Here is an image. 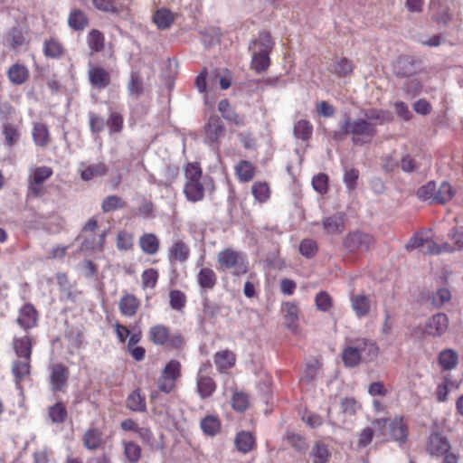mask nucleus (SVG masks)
Returning a JSON list of instances; mask_svg holds the SVG:
<instances>
[{
  "label": "nucleus",
  "instance_id": "obj_1",
  "mask_svg": "<svg viewBox=\"0 0 463 463\" xmlns=\"http://www.w3.org/2000/svg\"><path fill=\"white\" fill-rule=\"evenodd\" d=\"M375 124L364 118L351 120L348 115H345L341 130L334 134L335 140L341 139L344 136L351 134L353 142L355 145L369 143L376 135Z\"/></svg>",
  "mask_w": 463,
  "mask_h": 463
},
{
  "label": "nucleus",
  "instance_id": "obj_2",
  "mask_svg": "<svg viewBox=\"0 0 463 463\" xmlns=\"http://www.w3.org/2000/svg\"><path fill=\"white\" fill-rule=\"evenodd\" d=\"M204 141L213 148H218L220 140L225 136L226 128L217 115H211L204 125Z\"/></svg>",
  "mask_w": 463,
  "mask_h": 463
},
{
  "label": "nucleus",
  "instance_id": "obj_3",
  "mask_svg": "<svg viewBox=\"0 0 463 463\" xmlns=\"http://www.w3.org/2000/svg\"><path fill=\"white\" fill-rule=\"evenodd\" d=\"M343 244L349 252L368 251L374 245V240L368 233L355 231L345 237Z\"/></svg>",
  "mask_w": 463,
  "mask_h": 463
},
{
  "label": "nucleus",
  "instance_id": "obj_4",
  "mask_svg": "<svg viewBox=\"0 0 463 463\" xmlns=\"http://www.w3.org/2000/svg\"><path fill=\"white\" fill-rule=\"evenodd\" d=\"M181 376V364L176 360H171L164 368L158 380L160 391L168 393L175 385V381Z\"/></svg>",
  "mask_w": 463,
  "mask_h": 463
},
{
  "label": "nucleus",
  "instance_id": "obj_5",
  "mask_svg": "<svg viewBox=\"0 0 463 463\" xmlns=\"http://www.w3.org/2000/svg\"><path fill=\"white\" fill-rule=\"evenodd\" d=\"M149 338L156 345H162L166 344L174 348L179 347L183 343L180 335L170 336L168 328L163 325L152 326L149 330Z\"/></svg>",
  "mask_w": 463,
  "mask_h": 463
},
{
  "label": "nucleus",
  "instance_id": "obj_6",
  "mask_svg": "<svg viewBox=\"0 0 463 463\" xmlns=\"http://www.w3.org/2000/svg\"><path fill=\"white\" fill-rule=\"evenodd\" d=\"M52 175V170L49 166L36 167L29 179V194L33 197H41L44 194L43 183Z\"/></svg>",
  "mask_w": 463,
  "mask_h": 463
},
{
  "label": "nucleus",
  "instance_id": "obj_7",
  "mask_svg": "<svg viewBox=\"0 0 463 463\" xmlns=\"http://www.w3.org/2000/svg\"><path fill=\"white\" fill-rule=\"evenodd\" d=\"M212 365L205 363L201 365L197 374V392L201 398L210 397L216 389L214 381L210 377Z\"/></svg>",
  "mask_w": 463,
  "mask_h": 463
},
{
  "label": "nucleus",
  "instance_id": "obj_8",
  "mask_svg": "<svg viewBox=\"0 0 463 463\" xmlns=\"http://www.w3.org/2000/svg\"><path fill=\"white\" fill-rule=\"evenodd\" d=\"M217 260L219 264L223 269H235L237 272L242 273L247 271V266L244 262L242 255L232 250L227 249L221 251L218 254Z\"/></svg>",
  "mask_w": 463,
  "mask_h": 463
},
{
  "label": "nucleus",
  "instance_id": "obj_9",
  "mask_svg": "<svg viewBox=\"0 0 463 463\" xmlns=\"http://www.w3.org/2000/svg\"><path fill=\"white\" fill-rule=\"evenodd\" d=\"M392 71L398 78H410L420 71L417 61L408 55H402L393 62Z\"/></svg>",
  "mask_w": 463,
  "mask_h": 463
},
{
  "label": "nucleus",
  "instance_id": "obj_10",
  "mask_svg": "<svg viewBox=\"0 0 463 463\" xmlns=\"http://www.w3.org/2000/svg\"><path fill=\"white\" fill-rule=\"evenodd\" d=\"M346 343H349L352 346L357 350L358 354H361L364 362H371L374 360L378 355V347L376 344L367 338H349L346 339Z\"/></svg>",
  "mask_w": 463,
  "mask_h": 463
},
{
  "label": "nucleus",
  "instance_id": "obj_11",
  "mask_svg": "<svg viewBox=\"0 0 463 463\" xmlns=\"http://www.w3.org/2000/svg\"><path fill=\"white\" fill-rule=\"evenodd\" d=\"M449 328V318L444 313H438L429 318L425 325V331L429 335L439 337Z\"/></svg>",
  "mask_w": 463,
  "mask_h": 463
},
{
  "label": "nucleus",
  "instance_id": "obj_12",
  "mask_svg": "<svg viewBox=\"0 0 463 463\" xmlns=\"http://www.w3.org/2000/svg\"><path fill=\"white\" fill-rule=\"evenodd\" d=\"M450 2L448 0H431L430 8L434 20L442 24H448L452 18Z\"/></svg>",
  "mask_w": 463,
  "mask_h": 463
},
{
  "label": "nucleus",
  "instance_id": "obj_13",
  "mask_svg": "<svg viewBox=\"0 0 463 463\" xmlns=\"http://www.w3.org/2000/svg\"><path fill=\"white\" fill-rule=\"evenodd\" d=\"M69 377V369L61 364H57L52 367L51 384L53 392L61 391L66 385Z\"/></svg>",
  "mask_w": 463,
  "mask_h": 463
},
{
  "label": "nucleus",
  "instance_id": "obj_14",
  "mask_svg": "<svg viewBox=\"0 0 463 463\" xmlns=\"http://www.w3.org/2000/svg\"><path fill=\"white\" fill-rule=\"evenodd\" d=\"M88 75L90 84L97 89H104L110 83L109 73L102 67L90 65Z\"/></svg>",
  "mask_w": 463,
  "mask_h": 463
},
{
  "label": "nucleus",
  "instance_id": "obj_15",
  "mask_svg": "<svg viewBox=\"0 0 463 463\" xmlns=\"http://www.w3.org/2000/svg\"><path fill=\"white\" fill-rule=\"evenodd\" d=\"M16 321L21 327L30 329L36 326L37 311L33 305L26 304L20 308Z\"/></svg>",
  "mask_w": 463,
  "mask_h": 463
},
{
  "label": "nucleus",
  "instance_id": "obj_16",
  "mask_svg": "<svg viewBox=\"0 0 463 463\" xmlns=\"http://www.w3.org/2000/svg\"><path fill=\"white\" fill-rule=\"evenodd\" d=\"M345 217L343 213H337L324 219L322 225L325 232L331 235L342 233L345 230Z\"/></svg>",
  "mask_w": 463,
  "mask_h": 463
},
{
  "label": "nucleus",
  "instance_id": "obj_17",
  "mask_svg": "<svg viewBox=\"0 0 463 463\" xmlns=\"http://www.w3.org/2000/svg\"><path fill=\"white\" fill-rule=\"evenodd\" d=\"M139 306L140 301L136 298L135 295L129 293H126L118 303V308L121 314L126 317L135 316Z\"/></svg>",
  "mask_w": 463,
  "mask_h": 463
},
{
  "label": "nucleus",
  "instance_id": "obj_18",
  "mask_svg": "<svg viewBox=\"0 0 463 463\" xmlns=\"http://www.w3.org/2000/svg\"><path fill=\"white\" fill-rule=\"evenodd\" d=\"M450 445L448 439L439 433L430 436L429 450L432 455H444L449 452Z\"/></svg>",
  "mask_w": 463,
  "mask_h": 463
},
{
  "label": "nucleus",
  "instance_id": "obj_19",
  "mask_svg": "<svg viewBox=\"0 0 463 463\" xmlns=\"http://www.w3.org/2000/svg\"><path fill=\"white\" fill-rule=\"evenodd\" d=\"M352 308L357 317H365L369 314L371 308V301L369 298L363 294L351 297Z\"/></svg>",
  "mask_w": 463,
  "mask_h": 463
},
{
  "label": "nucleus",
  "instance_id": "obj_20",
  "mask_svg": "<svg viewBox=\"0 0 463 463\" xmlns=\"http://www.w3.org/2000/svg\"><path fill=\"white\" fill-rule=\"evenodd\" d=\"M234 445L238 451L246 454L255 446V439L249 431L239 432L234 439Z\"/></svg>",
  "mask_w": 463,
  "mask_h": 463
},
{
  "label": "nucleus",
  "instance_id": "obj_21",
  "mask_svg": "<svg viewBox=\"0 0 463 463\" xmlns=\"http://www.w3.org/2000/svg\"><path fill=\"white\" fill-rule=\"evenodd\" d=\"M439 363L443 370H453L458 364V354L453 349H444L439 354Z\"/></svg>",
  "mask_w": 463,
  "mask_h": 463
},
{
  "label": "nucleus",
  "instance_id": "obj_22",
  "mask_svg": "<svg viewBox=\"0 0 463 463\" xmlns=\"http://www.w3.org/2000/svg\"><path fill=\"white\" fill-rule=\"evenodd\" d=\"M184 194L191 202H198L203 198L204 184L203 181L185 183Z\"/></svg>",
  "mask_w": 463,
  "mask_h": 463
},
{
  "label": "nucleus",
  "instance_id": "obj_23",
  "mask_svg": "<svg viewBox=\"0 0 463 463\" xmlns=\"http://www.w3.org/2000/svg\"><path fill=\"white\" fill-rule=\"evenodd\" d=\"M285 325L292 332L298 330V309L293 303L288 302L283 307Z\"/></svg>",
  "mask_w": 463,
  "mask_h": 463
},
{
  "label": "nucleus",
  "instance_id": "obj_24",
  "mask_svg": "<svg viewBox=\"0 0 463 463\" xmlns=\"http://www.w3.org/2000/svg\"><path fill=\"white\" fill-rule=\"evenodd\" d=\"M218 110L222 113V117L226 120L231 121L238 126L244 125L243 118L235 112L227 99H222L219 102Z\"/></svg>",
  "mask_w": 463,
  "mask_h": 463
},
{
  "label": "nucleus",
  "instance_id": "obj_25",
  "mask_svg": "<svg viewBox=\"0 0 463 463\" xmlns=\"http://www.w3.org/2000/svg\"><path fill=\"white\" fill-rule=\"evenodd\" d=\"M28 77L29 71L24 65L16 63L12 65L8 70V78L10 81L15 85L24 83Z\"/></svg>",
  "mask_w": 463,
  "mask_h": 463
},
{
  "label": "nucleus",
  "instance_id": "obj_26",
  "mask_svg": "<svg viewBox=\"0 0 463 463\" xmlns=\"http://www.w3.org/2000/svg\"><path fill=\"white\" fill-rule=\"evenodd\" d=\"M342 359L344 364L350 368L356 367L364 361L361 354H358L354 346H352L349 343H347L346 346L342 351Z\"/></svg>",
  "mask_w": 463,
  "mask_h": 463
},
{
  "label": "nucleus",
  "instance_id": "obj_27",
  "mask_svg": "<svg viewBox=\"0 0 463 463\" xmlns=\"http://www.w3.org/2000/svg\"><path fill=\"white\" fill-rule=\"evenodd\" d=\"M33 138L36 146L45 147L50 143V134L46 125L35 123L33 128Z\"/></svg>",
  "mask_w": 463,
  "mask_h": 463
},
{
  "label": "nucleus",
  "instance_id": "obj_28",
  "mask_svg": "<svg viewBox=\"0 0 463 463\" xmlns=\"http://www.w3.org/2000/svg\"><path fill=\"white\" fill-rule=\"evenodd\" d=\"M87 43L90 49V55L95 52H100L104 49V35L99 30L93 29L88 34Z\"/></svg>",
  "mask_w": 463,
  "mask_h": 463
},
{
  "label": "nucleus",
  "instance_id": "obj_29",
  "mask_svg": "<svg viewBox=\"0 0 463 463\" xmlns=\"http://www.w3.org/2000/svg\"><path fill=\"white\" fill-rule=\"evenodd\" d=\"M13 345L17 356L30 360L32 354V344L28 336L14 338Z\"/></svg>",
  "mask_w": 463,
  "mask_h": 463
},
{
  "label": "nucleus",
  "instance_id": "obj_30",
  "mask_svg": "<svg viewBox=\"0 0 463 463\" xmlns=\"http://www.w3.org/2000/svg\"><path fill=\"white\" fill-rule=\"evenodd\" d=\"M153 21L159 29L165 30L174 23V14L170 10L161 8L155 13Z\"/></svg>",
  "mask_w": 463,
  "mask_h": 463
},
{
  "label": "nucleus",
  "instance_id": "obj_31",
  "mask_svg": "<svg viewBox=\"0 0 463 463\" xmlns=\"http://www.w3.org/2000/svg\"><path fill=\"white\" fill-rule=\"evenodd\" d=\"M197 281L201 288L212 289L216 284L217 278L212 269L203 268L197 275Z\"/></svg>",
  "mask_w": 463,
  "mask_h": 463
},
{
  "label": "nucleus",
  "instance_id": "obj_32",
  "mask_svg": "<svg viewBox=\"0 0 463 463\" xmlns=\"http://www.w3.org/2000/svg\"><path fill=\"white\" fill-rule=\"evenodd\" d=\"M139 245L145 253L153 255L158 250L159 241L155 234L146 233L140 237Z\"/></svg>",
  "mask_w": 463,
  "mask_h": 463
},
{
  "label": "nucleus",
  "instance_id": "obj_33",
  "mask_svg": "<svg viewBox=\"0 0 463 463\" xmlns=\"http://www.w3.org/2000/svg\"><path fill=\"white\" fill-rule=\"evenodd\" d=\"M454 195L453 189L448 182H442L439 187L436 186L432 203H445Z\"/></svg>",
  "mask_w": 463,
  "mask_h": 463
},
{
  "label": "nucleus",
  "instance_id": "obj_34",
  "mask_svg": "<svg viewBox=\"0 0 463 463\" xmlns=\"http://www.w3.org/2000/svg\"><path fill=\"white\" fill-rule=\"evenodd\" d=\"M101 442L102 433L98 429H90L83 436V444L90 450L97 449Z\"/></svg>",
  "mask_w": 463,
  "mask_h": 463
},
{
  "label": "nucleus",
  "instance_id": "obj_35",
  "mask_svg": "<svg viewBox=\"0 0 463 463\" xmlns=\"http://www.w3.org/2000/svg\"><path fill=\"white\" fill-rule=\"evenodd\" d=\"M391 435L394 440L404 442L407 439V426L402 418H395L390 424Z\"/></svg>",
  "mask_w": 463,
  "mask_h": 463
},
{
  "label": "nucleus",
  "instance_id": "obj_36",
  "mask_svg": "<svg viewBox=\"0 0 463 463\" xmlns=\"http://www.w3.org/2000/svg\"><path fill=\"white\" fill-rule=\"evenodd\" d=\"M127 407L134 411H145L146 409L145 396L140 394L139 389L133 391L127 399Z\"/></svg>",
  "mask_w": 463,
  "mask_h": 463
},
{
  "label": "nucleus",
  "instance_id": "obj_37",
  "mask_svg": "<svg viewBox=\"0 0 463 463\" xmlns=\"http://www.w3.org/2000/svg\"><path fill=\"white\" fill-rule=\"evenodd\" d=\"M313 127L311 123L306 119H300L294 125L293 133L296 138L307 141L311 137Z\"/></svg>",
  "mask_w": 463,
  "mask_h": 463
},
{
  "label": "nucleus",
  "instance_id": "obj_38",
  "mask_svg": "<svg viewBox=\"0 0 463 463\" xmlns=\"http://www.w3.org/2000/svg\"><path fill=\"white\" fill-rule=\"evenodd\" d=\"M256 47H258V52L269 54V52L273 47V42L270 35L268 33H261L259 36V39L250 42L249 45L250 50H255Z\"/></svg>",
  "mask_w": 463,
  "mask_h": 463
},
{
  "label": "nucleus",
  "instance_id": "obj_39",
  "mask_svg": "<svg viewBox=\"0 0 463 463\" xmlns=\"http://www.w3.org/2000/svg\"><path fill=\"white\" fill-rule=\"evenodd\" d=\"M310 457L313 463H326L330 458V452L326 445L317 442L312 448Z\"/></svg>",
  "mask_w": 463,
  "mask_h": 463
},
{
  "label": "nucleus",
  "instance_id": "obj_40",
  "mask_svg": "<svg viewBox=\"0 0 463 463\" xmlns=\"http://www.w3.org/2000/svg\"><path fill=\"white\" fill-rule=\"evenodd\" d=\"M235 170L239 179L242 182H249L254 177L255 168L249 161H241L236 165Z\"/></svg>",
  "mask_w": 463,
  "mask_h": 463
},
{
  "label": "nucleus",
  "instance_id": "obj_41",
  "mask_svg": "<svg viewBox=\"0 0 463 463\" xmlns=\"http://www.w3.org/2000/svg\"><path fill=\"white\" fill-rule=\"evenodd\" d=\"M68 24L71 28L80 31L87 26L88 18L80 10H74L69 15Z\"/></svg>",
  "mask_w": 463,
  "mask_h": 463
},
{
  "label": "nucleus",
  "instance_id": "obj_42",
  "mask_svg": "<svg viewBox=\"0 0 463 463\" xmlns=\"http://www.w3.org/2000/svg\"><path fill=\"white\" fill-rule=\"evenodd\" d=\"M170 260L185 261L189 255V249L183 241L175 242L169 250Z\"/></svg>",
  "mask_w": 463,
  "mask_h": 463
},
{
  "label": "nucleus",
  "instance_id": "obj_43",
  "mask_svg": "<svg viewBox=\"0 0 463 463\" xmlns=\"http://www.w3.org/2000/svg\"><path fill=\"white\" fill-rule=\"evenodd\" d=\"M214 363L220 369L232 367L235 363V355L232 352L224 350L214 355Z\"/></svg>",
  "mask_w": 463,
  "mask_h": 463
},
{
  "label": "nucleus",
  "instance_id": "obj_44",
  "mask_svg": "<svg viewBox=\"0 0 463 463\" xmlns=\"http://www.w3.org/2000/svg\"><path fill=\"white\" fill-rule=\"evenodd\" d=\"M12 372L16 383H20L30 373V360L24 359V361H14Z\"/></svg>",
  "mask_w": 463,
  "mask_h": 463
},
{
  "label": "nucleus",
  "instance_id": "obj_45",
  "mask_svg": "<svg viewBox=\"0 0 463 463\" xmlns=\"http://www.w3.org/2000/svg\"><path fill=\"white\" fill-rule=\"evenodd\" d=\"M106 172L107 168L103 164L91 165L81 171V178L84 181H89L94 177L103 176Z\"/></svg>",
  "mask_w": 463,
  "mask_h": 463
},
{
  "label": "nucleus",
  "instance_id": "obj_46",
  "mask_svg": "<svg viewBox=\"0 0 463 463\" xmlns=\"http://www.w3.org/2000/svg\"><path fill=\"white\" fill-rule=\"evenodd\" d=\"M201 428L204 434L214 436L220 430V421L214 416H206L201 421Z\"/></svg>",
  "mask_w": 463,
  "mask_h": 463
},
{
  "label": "nucleus",
  "instance_id": "obj_47",
  "mask_svg": "<svg viewBox=\"0 0 463 463\" xmlns=\"http://www.w3.org/2000/svg\"><path fill=\"white\" fill-rule=\"evenodd\" d=\"M269 65V54L265 52H256L254 50L251 67L258 72L264 71Z\"/></svg>",
  "mask_w": 463,
  "mask_h": 463
},
{
  "label": "nucleus",
  "instance_id": "obj_48",
  "mask_svg": "<svg viewBox=\"0 0 463 463\" xmlns=\"http://www.w3.org/2000/svg\"><path fill=\"white\" fill-rule=\"evenodd\" d=\"M5 42L7 46L16 49L25 43V38L19 29L12 28L6 35Z\"/></svg>",
  "mask_w": 463,
  "mask_h": 463
},
{
  "label": "nucleus",
  "instance_id": "obj_49",
  "mask_svg": "<svg viewBox=\"0 0 463 463\" xmlns=\"http://www.w3.org/2000/svg\"><path fill=\"white\" fill-rule=\"evenodd\" d=\"M3 134L5 136V141L8 146L14 145L19 139V132L17 128L8 122V120L3 123Z\"/></svg>",
  "mask_w": 463,
  "mask_h": 463
},
{
  "label": "nucleus",
  "instance_id": "obj_50",
  "mask_svg": "<svg viewBox=\"0 0 463 463\" xmlns=\"http://www.w3.org/2000/svg\"><path fill=\"white\" fill-rule=\"evenodd\" d=\"M359 177V171L354 167H345L343 176L344 183L348 192L354 191L357 186V180Z\"/></svg>",
  "mask_w": 463,
  "mask_h": 463
},
{
  "label": "nucleus",
  "instance_id": "obj_51",
  "mask_svg": "<svg viewBox=\"0 0 463 463\" xmlns=\"http://www.w3.org/2000/svg\"><path fill=\"white\" fill-rule=\"evenodd\" d=\"M124 453L130 463H137L141 458V448L133 441L125 442Z\"/></svg>",
  "mask_w": 463,
  "mask_h": 463
},
{
  "label": "nucleus",
  "instance_id": "obj_52",
  "mask_svg": "<svg viewBox=\"0 0 463 463\" xmlns=\"http://www.w3.org/2000/svg\"><path fill=\"white\" fill-rule=\"evenodd\" d=\"M251 192L255 199L260 203H264L269 198V187L267 183H254Z\"/></svg>",
  "mask_w": 463,
  "mask_h": 463
},
{
  "label": "nucleus",
  "instance_id": "obj_53",
  "mask_svg": "<svg viewBox=\"0 0 463 463\" xmlns=\"http://www.w3.org/2000/svg\"><path fill=\"white\" fill-rule=\"evenodd\" d=\"M49 417L54 423H61L67 418V410L64 405L58 402L49 409Z\"/></svg>",
  "mask_w": 463,
  "mask_h": 463
},
{
  "label": "nucleus",
  "instance_id": "obj_54",
  "mask_svg": "<svg viewBox=\"0 0 463 463\" xmlns=\"http://www.w3.org/2000/svg\"><path fill=\"white\" fill-rule=\"evenodd\" d=\"M185 183L203 181V174L200 165L196 163L187 164L184 168Z\"/></svg>",
  "mask_w": 463,
  "mask_h": 463
},
{
  "label": "nucleus",
  "instance_id": "obj_55",
  "mask_svg": "<svg viewBox=\"0 0 463 463\" xmlns=\"http://www.w3.org/2000/svg\"><path fill=\"white\" fill-rule=\"evenodd\" d=\"M169 298L170 307L174 310L180 311L184 307L186 303V297L181 290H171L169 293Z\"/></svg>",
  "mask_w": 463,
  "mask_h": 463
},
{
  "label": "nucleus",
  "instance_id": "obj_56",
  "mask_svg": "<svg viewBox=\"0 0 463 463\" xmlns=\"http://www.w3.org/2000/svg\"><path fill=\"white\" fill-rule=\"evenodd\" d=\"M43 52L47 57L59 58L63 52V48L59 42L51 39L49 41H45Z\"/></svg>",
  "mask_w": 463,
  "mask_h": 463
},
{
  "label": "nucleus",
  "instance_id": "obj_57",
  "mask_svg": "<svg viewBox=\"0 0 463 463\" xmlns=\"http://www.w3.org/2000/svg\"><path fill=\"white\" fill-rule=\"evenodd\" d=\"M451 293L446 288H439L431 297V304L437 308L441 307L444 304L449 302Z\"/></svg>",
  "mask_w": 463,
  "mask_h": 463
},
{
  "label": "nucleus",
  "instance_id": "obj_58",
  "mask_svg": "<svg viewBox=\"0 0 463 463\" xmlns=\"http://www.w3.org/2000/svg\"><path fill=\"white\" fill-rule=\"evenodd\" d=\"M125 206L124 201L117 195L107 196L102 202V210L104 213H109Z\"/></svg>",
  "mask_w": 463,
  "mask_h": 463
},
{
  "label": "nucleus",
  "instance_id": "obj_59",
  "mask_svg": "<svg viewBox=\"0 0 463 463\" xmlns=\"http://www.w3.org/2000/svg\"><path fill=\"white\" fill-rule=\"evenodd\" d=\"M317 251V244L312 239H304L299 245V252L306 258H312Z\"/></svg>",
  "mask_w": 463,
  "mask_h": 463
},
{
  "label": "nucleus",
  "instance_id": "obj_60",
  "mask_svg": "<svg viewBox=\"0 0 463 463\" xmlns=\"http://www.w3.org/2000/svg\"><path fill=\"white\" fill-rule=\"evenodd\" d=\"M436 191V183L430 181L426 184L420 186L417 191V196L422 201H430L432 203L434 192Z\"/></svg>",
  "mask_w": 463,
  "mask_h": 463
},
{
  "label": "nucleus",
  "instance_id": "obj_61",
  "mask_svg": "<svg viewBox=\"0 0 463 463\" xmlns=\"http://www.w3.org/2000/svg\"><path fill=\"white\" fill-rule=\"evenodd\" d=\"M319 368V364L317 360H311L307 363L306 367L302 373L301 380L306 383H311L315 380Z\"/></svg>",
  "mask_w": 463,
  "mask_h": 463
},
{
  "label": "nucleus",
  "instance_id": "obj_62",
  "mask_svg": "<svg viewBox=\"0 0 463 463\" xmlns=\"http://www.w3.org/2000/svg\"><path fill=\"white\" fill-rule=\"evenodd\" d=\"M334 70L338 76H346L352 72L353 65L348 59L339 58L335 61Z\"/></svg>",
  "mask_w": 463,
  "mask_h": 463
},
{
  "label": "nucleus",
  "instance_id": "obj_63",
  "mask_svg": "<svg viewBox=\"0 0 463 463\" xmlns=\"http://www.w3.org/2000/svg\"><path fill=\"white\" fill-rule=\"evenodd\" d=\"M287 439L288 443L298 451L306 452L308 449V445L306 442L305 439L295 433H288L287 435Z\"/></svg>",
  "mask_w": 463,
  "mask_h": 463
},
{
  "label": "nucleus",
  "instance_id": "obj_64",
  "mask_svg": "<svg viewBox=\"0 0 463 463\" xmlns=\"http://www.w3.org/2000/svg\"><path fill=\"white\" fill-rule=\"evenodd\" d=\"M422 89V84L418 79H411L404 82L402 86L403 91L411 96L416 97L418 96Z\"/></svg>",
  "mask_w": 463,
  "mask_h": 463
}]
</instances>
